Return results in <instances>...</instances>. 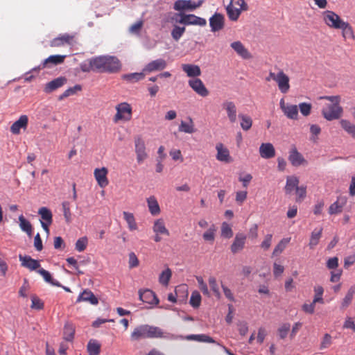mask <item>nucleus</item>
Here are the masks:
<instances>
[{"label":"nucleus","instance_id":"f257e3e1","mask_svg":"<svg viewBox=\"0 0 355 355\" xmlns=\"http://www.w3.org/2000/svg\"><path fill=\"white\" fill-rule=\"evenodd\" d=\"M91 70L99 73H116L121 67L120 60L113 55H100L92 58L89 61Z\"/></svg>","mask_w":355,"mask_h":355},{"label":"nucleus","instance_id":"f03ea898","mask_svg":"<svg viewBox=\"0 0 355 355\" xmlns=\"http://www.w3.org/2000/svg\"><path fill=\"white\" fill-rule=\"evenodd\" d=\"M130 337L132 340L144 338H168L169 334L165 335L162 329L158 327L142 324L135 328Z\"/></svg>","mask_w":355,"mask_h":355},{"label":"nucleus","instance_id":"7ed1b4c3","mask_svg":"<svg viewBox=\"0 0 355 355\" xmlns=\"http://www.w3.org/2000/svg\"><path fill=\"white\" fill-rule=\"evenodd\" d=\"M320 99H327L330 101L322 110L323 117L327 121L338 119L343 113V109L340 105V97L339 96H325L320 97Z\"/></svg>","mask_w":355,"mask_h":355},{"label":"nucleus","instance_id":"20e7f679","mask_svg":"<svg viewBox=\"0 0 355 355\" xmlns=\"http://www.w3.org/2000/svg\"><path fill=\"white\" fill-rule=\"evenodd\" d=\"M248 8L245 0H230L226 7L227 17L230 21H236L242 12L247 11Z\"/></svg>","mask_w":355,"mask_h":355},{"label":"nucleus","instance_id":"39448f33","mask_svg":"<svg viewBox=\"0 0 355 355\" xmlns=\"http://www.w3.org/2000/svg\"><path fill=\"white\" fill-rule=\"evenodd\" d=\"M266 81L274 80L279 90L282 94H286L290 89V78L282 69H279V71L275 73L270 71L268 76L266 78Z\"/></svg>","mask_w":355,"mask_h":355},{"label":"nucleus","instance_id":"423d86ee","mask_svg":"<svg viewBox=\"0 0 355 355\" xmlns=\"http://www.w3.org/2000/svg\"><path fill=\"white\" fill-rule=\"evenodd\" d=\"M116 113L114 117V121L115 123L119 121L123 120L125 121H128L132 118V107L131 105L126 103H121L116 106Z\"/></svg>","mask_w":355,"mask_h":355},{"label":"nucleus","instance_id":"0eeeda50","mask_svg":"<svg viewBox=\"0 0 355 355\" xmlns=\"http://www.w3.org/2000/svg\"><path fill=\"white\" fill-rule=\"evenodd\" d=\"M175 16H180V19L177 21L184 26L196 25L200 26H205L207 24L205 19L198 17L193 14L178 13Z\"/></svg>","mask_w":355,"mask_h":355},{"label":"nucleus","instance_id":"6e6552de","mask_svg":"<svg viewBox=\"0 0 355 355\" xmlns=\"http://www.w3.org/2000/svg\"><path fill=\"white\" fill-rule=\"evenodd\" d=\"M204 0H198L197 2L191 0H177L173 5V9L177 11H193L200 8Z\"/></svg>","mask_w":355,"mask_h":355},{"label":"nucleus","instance_id":"1a4fd4ad","mask_svg":"<svg viewBox=\"0 0 355 355\" xmlns=\"http://www.w3.org/2000/svg\"><path fill=\"white\" fill-rule=\"evenodd\" d=\"M325 24L331 28L338 29L345 21L334 12L326 10L322 13Z\"/></svg>","mask_w":355,"mask_h":355},{"label":"nucleus","instance_id":"9d476101","mask_svg":"<svg viewBox=\"0 0 355 355\" xmlns=\"http://www.w3.org/2000/svg\"><path fill=\"white\" fill-rule=\"evenodd\" d=\"M135 151L137 155V162L141 164L148 158V153L144 140L140 136L135 138Z\"/></svg>","mask_w":355,"mask_h":355},{"label":"nucleus","instance_id":"9b49d317","mask_svg":"<svg viewBox=\"0 0 355 355\" xmlns=\"http://www.w3.org/2000/svg\"><path fill=\"white\" fill-rule=\"evenodd\" d=\"M279 107L284 114L290 119H297L298 118V107L296 105L286 103L284 98H282L279 101Z\"/></svg>","mask_w":355,"mask_h":355},{"label":"nucleus","instance_id":"f8f14e48","mask_svg":"<svg viewBox=\"0 0 355 355\" xmlns=\"http://www.w3.org/2000/svg\"><path fill=\"white\" fill-rule=\"evenodd\" d=\"M66 55H53L45 59L37 67L33 70H40L44 68H50L52 66L58 65L64 62Z\"/></svg>","mask_w":355,"mask_h":355},{"label":"nucleus","instance_id":"ddd939ff","mask_svg":"<svg viewBox=\"0 0 355 355\" xmlns=\"http://www.w3.org/2000/svg\"><path fill=\"white\" fill-rule=\"evenodd\" d=\"M189 85L191 88L198 95L202 97L209 95V91L205 85L200 78H192L188 81Z\"/></svg>","mask_w":355,"mask_h":355},{"label":"nucleus","instance_id":"4468645a","mask_svg":"<svg viewBox=\"0 0 355 355\" xmlns=\"http://www.w3.org/2000/svg\"><path fill=\"white\" fill-rule=\"evenodd\" d=\"M139 300L143 302L151 305H157L159 300L155 293L150 289H140L139 291Z\"/></svg>","mask_w":355,"mask_h":355},{"label":"nucleus","instance_id":"2eb2a0df","mask_svg":"<svg viewBox=\"0 0 355 355\" xmlns=\"http://www.w3.org/2000/svg\"><path fill=\"white\" fill-rule=\"evenodd\" d=\"M209 26L212 32L222 30L225 26V17L223 14L216 12L209 18Z\"/></svg>","mask_w":355,"mask_h":355},{"label":"nucleus","instance_id":"dca6fc26","mask_svg":"<svg viewBox=\"0 0 355 355\" xmlns=\"http://www.w3.org/2000/svg\"><path fill=\"white\" fill-rule=\"evenodd\" d=\"M73 42V35L63 34L52 40L50 42V46L52 47H60L66 45H72Z\"/></svg>","mask_w":355,"mask_h":355},{"label":"nucleus","instance_id":"f3484780","mask_svg":"<svg viewBox=\"0 0 355 355\" xmlns=\"http://www.w3.org/2000/svg\"><path fill=\"white\" fill-rule=\"evenodd\" d=\"M166 62L164 59H157L147 64L143 69V71L146 73H150L154 71H162L166 68Z\"/></svg>","mask_w":355,"mask_h":355},{"label":"nucleus","instance_id":"a211bd4d","mask_svg":"<svg viewBox=\"0 0 355 355\" xmlns=\"http://www.w3.org/2000/svg\"><path fill=\"white\" fill-rule=\"evenodd\" d=\"M247 236L243 233H237L231 245L230 250L233 254L241 252L245 247Z\"/></svg>","mask_w":355,"mask_h":355},{"label":"nucleus","instance_id":"6ab92c4d","mask_svg":"<svg viewBox=\"0 0 355 355\" xmlns=\"http://www.w3.org/2000/svg\"><path fill=\"white\" fill-rule=\"evenodd\" d=\"M108 170L105 167L101 168H96L94 172V178L98 184L101 188H105L109 184L108 179L107 178Z\"/></svg>","mask_w":355,"mask_h":355},{"label":"nucleus","instance_id":"aec40b11","mask_svg":"<svg viewBox=\"0 0 355 355\" xmlns=\"http://www.w3.org/2000/svg\"><path fill=\"white\" fill-rule=\"evenodd\" d=\"M217 150L216 159L225 163H230L232 161L229 150L223 146L222 143H218L216 146Z\"/></svg>","mask_w":355,"mask_h":355},{"label":"nucleus","instance_id":"412c9836","mask_svg":"<svg viewBox=\"0 0 355 355\" xmlns=\"http://www.w3.org/2000/svg\"><path fill=\"white\" fill-rule=\"evenodd\" d=\"M346 203L347 198L345 196H338L336 201L331 204L329 207V214L330 215L340 214Z\"/></svg>","mask_w":355,"mask_h":355},{"label":"nucleus","instance_id":"4be33fe9","mask_svg":"<svg viewBox=\"0 0 355 355\" xmlns=\"http://www.w3.org/2000/svg\"><path fill=\"white\" fill-rule=\"evenodd\" d=\"M28 123V116L26 115H21L19 119L14 122L11 125L10 132L14 135H19L21 129H26Z\"/></svg>","mask_w":355,"mask_h":355},{"label":"nucleus","instance_id":"5701e85b","mask_svg":"<svg viewBox=\"0 0 355 355\" xmlns=\"http://www.w3.org/2000/svg\"><path fill=\"white\" fill-rule=\"evenodd\" d=\"M288 160L294 166H299L307 164L306 160L304 158L303 155L297 151L296 148H293L291 150Z\"/></svg>","mask_w":355,"mask_h":355},{"label":"nucleus","instance_id":"b1692460","mask_svg":"<svg viewBox=\"0 0 355 355\" xmlns=\"http://www.w3.org/2000/svg\"><path fill=\"white\" fill-rule=\"evenodd\" d=\"M19 261L21 262V266L25 267L30 270H35L37 269H40V263L39 261L31 258L30 256H23L19 254Z\"/></svg>","mask_w":355,"mask_h":355},{"label":"nucleus","instance_id":"393cba45","mask_svg":"<svg viewBox=\"0 0 355 355\" xmlns=\"http://www.w3.org/2000/svg\"><path fill=\"white\" fill-rule=\"evenodd\" d=\"M260 156L263 159H270L275 156V149L271 143H263L259 147Z\"/></svg>","mask_w":355,"mask_h":355},{"label":"nucleus","instance_id":"a878e982","mask_svg":"<svg viewBox=\"0 0 355 355\" xmlns=\"http://www.w3.org/2000/svg\"><path fill=\"white\" fill-rule=\"evenodd\" d=\"M223 108L226 111L229 121L235 123L236 121V107L234 102L226 101L223 105Z\"/></svg>","mask_w":355,"mask_h":355},{"label":"nucleus","instance_id":"bb28decb","mask_svg":"<svg viewBox=\"0 0 355 355\" xmlns=\"http://www.w3.org/2000/svg\"><path fill=\"white\" fill-rule=\"evenodd\" d=\"M66 83L67 78L65 77H58L46 83L44 91L46 93H51L62 87Z\"/></svg>","mask_w":355,"mask_h":355},{"label":"nucleus","instance_id":"cd10ccee","mask_svg":"<svg viewBox=\"0 0 355 355\" xmlns=\"http://www.w3.org/2000/svg\"><path fill=\"white\" fill-rule=\"evenodd\" d=\"M231 47L236 52V53L244 59H249L251 55L248 50L240 41L234 42L230 44Z\"/></svg>","mask_w":355,"mask_h":355},{"label":"nucleus","instance_id":"c85d7f7f","mask_svg":"<svg viewBox=\"0 0 355 355\" xmlns=\"http://www.w3.org/2000/svg\"><path fill=\"white\" fill-rule=\"evenodd\" d=\"M81 301L88 302L93 305H96L98 303L97 297L91 291L87 289L84 290L83 292L80 294L76 302H80Z\"/></svg>","mask_w":355,"mask_h":355},{"label":"nucleus","instance_id":"c756f323","mask_svg":"<svg viewBox=\"0 0 355 355\" xmlns=\"http://www.w3.org/2000/svg\"><path fill=\"white\" fill-rule=\"evenodd\" d=\"M182 69L189 77H198L201 74L200 68L196 64H183Z\"/></svg>","mask_w":355,"mask_h":355},{"label":"nucleus","instance_id":"7c9ffc66","mask_svg":"<svg viewBox=\"0 0 355 355\" xmlns=\"http://www.w3.org/2000/svg\"><path fill=\"white\" fill-rule=\"evenodd\" d=\"M147 204L150 213L153 216H157L159 214L161 210L159 203L154 196H151L147 198Z\"/></svg>","mask_w":355,"mask_h":355},{"label":"nucleus","instance_id":"2f4dec72","mask_svg":"<svg viewBox=\"0 0 355 355\" xmlns=\"http://www.w3.org/2000/svg\"><path fill=\"white\" fill-rule=\"evenodd\" d=\"M355 294V285L352 286L347 291L346 295L343 299L340 304L341 309H346L352 303Z\"/></svg>","mask_w":355,"mask_h":355},{"label":"nucleus","instance_id":"473e14b6","mask_svg":"<svg viewBox=\"0 0 355 355\" xmlns=\"http://www.w3.org/2000/svg\"><path fill=\"white\" fill-rule=\"evenodd\" d=\"M153 230L156 234L170 235L169 231L166 229L164 221L162 218H159L154 222Z\"/></svg>","mask_w":355,"mask_h":355},{"label":"nucleus","instance_id":"72a5a7b5","mask_svg":"<svg viewBox=\"0 0 355 355\" xmlns=\"http://www.w3.org/2000/svg\"><path fill=\"white\" fill-rule=\"evenodd\" d=\"M338 29H340L342 31V36L344 38V40H346L348 39H355L353 28L348 22L345 21L344 23H343Z\"/></svg>","mask_w":355,"mask_h":355},{"label":"nucleus","instance_id":"f704fd0d","mask_svg":"<svg viewBox=\"0 0 355 355\" xmlns=\"http://www.w3.org/2000/svg\"><path fill=\"white\" fill-rule=\"evenodd\" d=\"M187 340H196L198 342L216 343V342L210 336L206 334H191L186 337ZM217 345H220L217 343Z\"/></svg>","mask_w":355,"mask_h":355},{"label":"nucleus","instance_id":"c9c22d12","mask_svg":"<svg viewBox=\"0 0 355 355\" xmlns=\"http://www.w3.org/2000/svg\"><path fill=\"white\" fill-rule=\"evenodd\" d=\"M322 233V227L315 228L311 232L309 246L313 249L319 243Z\"/></svg>","mask_w":355,"mask_h":355},{"label":"nucleus","instance_id":"e433bc0d","mask_svg":"<svg viewBox=\"0 0 355 355\" xmlns=\"http://www.w3.org/2000/svg\"><path fill=\"white\" fill-rule=\"evenodd\" d=\"M101 344L98 340L91 339L87 345V350L89 355H99L101 353Z\"/></svg>","mask_w":355,"mask_h":355},{"label":"nucleus","instance_id":"4c0bfd02","mask_svg":"<svg viewBox=\"0 0 355 355\" xmlns=\"http://www.w3.org/2000/svg\"><path fill=\"white\" fill-rule=\"evenodd\" d=\"M299 179L294 175L288 176L286 178V184L285 186V191L286 193H291L294 189L298 187Z\"/></svg>","mask_w":355,"mask_h":355},{"label":"nucleus","instance_id":"58836bf2","mask_svg":"<svg viewBox=\"0 0 355 355\" xmlns=\"http://www.w3.org/2000/svg\"><path fill=\"white\" fill-rule=\"evenodd\" d=\"M19 227L21 230L26 232L29 237L33 235V227L31 223L27 220L23 215L19 216Z\"/></svg>","mask_w":355,"mask_h":355},{"label":"nucleus","instance_id":"ea45409f","mask_svg":"<svg viewBox=\"0 0 355 355\" xmlns=\"http://www.w3.org/2000/svg\"><path fill=\"white\" fill-rule=\"evenodd\" d=\"M145 73H146L143 71L140 73L124 74L122 76V78L130 83H135L141 80H143L145 78Z\"/></svg>","mask_w":355,"mask_h":355},{"label":"nucleus","instance_id":"a19ab883","mask_svg":"<svg viewBox=\"0 0 355 355\" xmlns=\"http://www.w3.org/2000/svg\"><path fill=\"white\" fill-rule=\"evenodd\" d=\"M189 121L185 122V121H181L178 130L180 132L192 134L196 132V129L194 128V123L191 118H189Z\"/></svg>","mask_w":355,"mask_h":355},{"label":"nucleus","instance_id":"79ce46f5","mask_svg":"<svg viewBox=\"0 0 355 355\" xmlns=\"http://www.w3.org/2000/svg\"><path fill=\"white\" fill-rule=\"evenodd\" d=\"M75 334V327L71 323H66L64 327L63 338L67 341H72Z\"/></svg>","mask_w":355,"mask_h":355},{"label":"nucleus","instance_id":"37998d69","mask_svg":"<svg viewBox=\"0 0 355 355\" xmlns=\"http://www.w3.org/2000/svg\"><path fill=\"white\" fill-rule=\"evenodd\" d=\"M123 218L125 219V220L126 221V223L128 224V229L130 231L137 230L138 229V226L136 223V220H135L133 214L128 212V211H123Z\"/></svg>","mask_w":355,"mask_h":355},{"label":"nucleus","instance_id":"c03bdc74","mask_svg":"<svg viewBox=\"0 0 355 355\" xmlns=\"http://www.w3.org/2000/svg\"><path fill=\"white\" fill-rule=\"evenodd\" d=\"M38 214L41 217V220L44 222H47L49 223H52L53 222V214L50 209L47 207H42L39 209Z\"/></svg>","mask_w":355,"mask_h":355},{"label":"nucleus","instance_id":"a18cd8bd","mask_svg":"<svg viewBox=\"0 0 355 355\" xmlns=\"http://www.w3.org/2000/svg\"><path fill=\"white\" fill-rule=\"evenodd\" d=\"M341 128L349 134L352 137L355 138V124L352 123L348 120L341 119L340 121Z\"/></svg>","mask_w":355,"mask_h":355},{"label":"nucleus","instance_id":"49530a36","mask_svg":"<svg viewBox=\"0 0 355 355\" xmlns=\"http://www.w3.org/2000/svg\"><path fill=\"white\" fill-rule=\"evenodd\" d=\"M239 118L241 119V128L245 131L249 130L252 125V120L251 117L246 114H240L239 115Z\"/></svg>","mask_w":355,"mask_h":355},{"label":"nucleus","instance_id":"de8ad7c7","mask_svg":"<svg viewBox=\"0 0 355 355\" xmlns=\"http://www.w3.org/2000/svg\"><path fill=\"white\" fill-rule=\"evenodd\" d=\"M291 241V238H284L282 239L279 243L275 246L272 252V256H277L280 254Z\"/></svg>","mask_w":355,"mask_h":355},{"label":"nucleus","instance_id":"09e8293b","mask_svg":"<svg viewBox=\"0 0 355 355\" xmlns=\"http://www.w3.org/2000/svg\"><path fill=\"white\" fill-rule=\"evenodd\" d=\"M208 282H209L210 288L212 291V292L214 293V295H215V297L218 299H220L221 297V294H220V292L219 290L218 285L217 284L216 279L214 277L211 276L209 277Z\"/></svg>","mask_w":355,"mask_h":355},{"label":"nucleus","instance_id":"8fccbe9b","mask_svg":"<svg viewBox=\"0 0 355 355\" xmlns=\"http://www.w3.org/2000/svg\"><path fill=\"white\" fill-rule=\"evenodd\" d=\"M315 295L313 297V303H320V304H324V299H323V293H324V288L321 286H315L313 288Z\"/></svg>","mask_w":355,"mask_h":355},{"label":"nucleus","instance_id":"3c124183","mask_svg":"<svg viewBox=\"0 0 355 355\" xmlns=\"http://www.w3.org/2000/svg\"><path fill=\"white\" fill-rule=\"evenodd\" d=\"M172 272L171 270L167 268L166 270L162 272L159 277V282L163 286H167L171 278Z\"/></svg>","mask_w":355,"mask_h":355},{"label":"nucleus","instance_id":"603ef678","mask_svg":"<svg viewBox=\"0 0 355 355\" xmlns=\"http://www.w3.org/2000/svg\"><path fill=\"white\" fill-rule=\"evenodd\" d=\"M37 272L42 276L45 282L56 286H60V284L58 282H55L53 278L51 277V275L50 272L44 268H40L37 270Z\"/></svg>","mask_w":355,"mask_h":355},{"label":"nucleus","instance_id":"864d4df0","mask_svg":"<svg viewBox=\"0 0 355 355\" xmlns=\"http://www.w3.org/2000/svg\"><path fill=\"white\" fill-rule=\"evenodd\" d=\"M216 232V227L212 224L209 228L203 234L202 238L206 241L213 242L215 239V232Z\"/></svg>","mask_w":355,"mask_h":355},{"label":"nucleus","instance_id":"5fc2aeb1","mask_svg":"<svg viewBox=\"0 0 355 355\" xmlns=\"http://www.w3.org/2000/svg\"><path fill=\"white\" fill-rule=\"evenodd\" d=\"M186 31V28L184 26L181 27L179 26H174L173 28L171 31V36L173 39L178 42L181 37L183 35Z\"/></svg>","mask_w":355,"mask_h":355},{"label":"nucleus","instance_id":"6e6d98bb","mask_svg":"<svg viewBox=\"0 0 355 355\" xmlns=\"http://www.w3.org/2000/svg\"><path fill=\"white\" fill-rule=\"evenodd\" d=\"M196 280L198 284V288L201 291V292L203 293V295L207 297H209L211 296L210 291H209L207 285L204 282L202 277L200 276H197Z\"/></svg>","mask_w":355,"mask_h":355},{"label":"nucleus","instance_id":"4d7b16f0","mask_svg":"<svg viewBox=\"0 0 355 355\" xmlns=\"http://www.w3.org/2000/svg\"><path fill=\"white\" fill-rule=\"evenodd\" d=\"M189 302L193 308H198L200 306L201 303V295L198 291H194L192 292Z\"/></svg>","mask_w":355,"mask_h":355},{"label":"nucleus","instance_id":"13d9d810","mask_svg":"<svg viewBox=\"0 0 355 355\" xmlns=\"http://www.w3.org/2000/svg\"><path fill=\"white\" fill-rule=\"evenodd\" d=\"M233 236V231L230 225L226 223L223 222L221 225V236L230 239Z\"/></svg>","mask_w":355,"mask_h":355},{"label":"nucleus","instance_id":"bf43d9fd","mask_svg":"<svg viewBox=\"0 0 355 355\" xmlns=\"http://www.w3.org/2000/svg\"><path fill=\"white\" fill-rule=\"evenodd\" d=\"M62 206L64 219L67 223H70L71 222L70 204L69 202L64 201L62 202Z\"/></svg>","mask_w":355,"mask_h":355},{"label":"nucleus","instance_id":"052dcab7","mask_svg":"<svg viewBox=\"0 0 355 355\" xmlns=\"http://www.w3.org/2000/svg\"><path fill=\"white\" fill-rule=\"evenodd\" d=\"M88 244V239L87 236H83L78 239L76 243V250L78 252H83Z\"/></svg>","mask_w":355,"mask_h":355},{"label":"nucleus","instance_id":"680f3d73","mask_svg":"<svg viewBox=\"0 0 355 355\" xmlns=\"http://www.w3.org/2000/svg\"><path fill=\"white\" fill-rule=\"evenodd\" d=\"M31 309L36 310H42L44 309V303L36 295H32L31 297Z\"/></svg>","mask_w":355,"mask_h":355},{"label":"nucleus","instance_id":"e2e57ef3","mask_svg":"<svg viewBox=\"0 0 355 355\" xmlns=\"http://www.w3.org/2000/svg\"><path fill=\"white\" fill-rule=\"evenodd\" d=\"M291 325L289 323H284L279 326V327L277 329L279 337L281 339H284L289 331H290Z\"/></svg>","mask_w":355,"mask_h":355},{"label":"nucleus","instance_id":"0e129e2a","mask_svg":"<svg viewBox=\"0 0 355 355\" xmlns=\"http://www.w3.org/2000/svg\"><path fill=\"white\" fill-rule=\"evenodd\" d=\"M298 108L303 116H307L311 114L312 105L311 103H301L299 104Z\"/></svg>","mask_w":355,"mask_h":355},{"label":"nucleus","instance_id":"69168bd1","mask_svg":"<svg viewBox=\"0 0 355 355\" xmlns=\"http://www.w3.org/2000/svg\"><path fill=\"white\" fill-rule=\"evenodd\" d=\"M30 290V285L28 279H24L22 286L20 287L19 290V295L22 297H26L27 293Z\"/></svg>","mask_w":355,"mask_h":355},{"label":"nucleus","instance_id":"338daca9","mask_svg":"<svg viewBox=\"0 0 355 355\" xmlns=\"http://www.w3.org/2000/svg\"><path fill=\"white\" fill-rule=\"evenodd\" d=\"M332 343L331 336L329 334H325L320 343V349H324L328 348Z\"/></svg>","mask_w":355,"mask_h":355},{"label":"nucleus","instance_id":"774afa93","mask_svg":"<svg viewBox=\"0 0 355 355\" xmlns=\"http://www.w3.org/2000/svg\"><path fill=\"white\" fill-rule=\"evenodd\" d=\"M344 329H351L353 332H355V321L351 317H347L343 323Z\"/></svg>","mask_w":355,"mask_h":355}]
</instances>
